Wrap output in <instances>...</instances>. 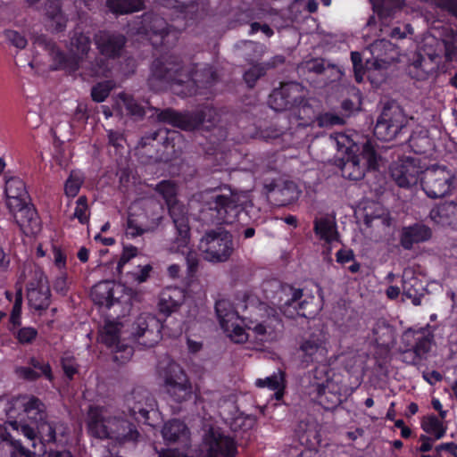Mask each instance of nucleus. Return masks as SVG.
<instances>
[{
    "instance_id": "nucleus-1",
    "label": "nucleus",
    "mask_w": 457,
    "mask_h": 457,
    "mask_svg": "<svg viewBox=\"0 0 457 457\" xmlns=\"http://www.w3.org/2000/svg\"><path fill=\"white\" fill-rule=\"evenodd\" d=\"M217 80L212 66L197 69L195 64H187L181 56L165 53L153 61L147 85L154 92L170 89L184 98L212 87Z\"/></svg>"
},
{
    "instance_id": "nucleus-2",
    "label": "nucleus",
    "mask_w": 457,
    "mask_h": 457,
    "mask_svg": "<svg viewBox=\"0 0 457 457\" xmlns=\"http://www.w3.org/2000/svg\"><path fill=\"white\" fill-rule=\"evenodd\" d=\"M207 205L212 222L215 224L243 223L248 214L246 206L239 204L237 195L227 185L212 190Z\"/></svg>"
},
{
    "instance_id": "nucleus-3",
    "label": "nucleus",
    "mask_w": 457,
    "mask_h": 457,
    "mask_svg": "<svg viewBox=\"0 0 457 457\" xmlns=\"http://www.w3.org/2000/svg\"><path fill=\"white\" fill-rule=\"evenodd\" d=\"M301 95L298 84L284 82L279 87L274 88L269 96L268 104L276 112L292 110L300 120L299 125L309 126L312 118V108L306 103Z\"/></svg>"
},
{
    "instance_id": "nucleus-4",
    "label": "nucleus",
    "mask_w": 457,
    "mask_h": 457,
    "mask_svg": "<svg viewBox=\"0 0 457 457\" xmlns=\"http://www.w3.org/2000/svg\"><path fill=\"white\" fill-rule=\"evenodd\" d=\"M262 287L265 298L285 315L306 317L305 309L310 302L302 299V289L278 280L266 282Z\"/></svg>"
},
{
    "instance_id": "nucleus-5",
    "label": "nucleus",
    "mask_w": 457,
    "mask_h": 457,
    "mask_svg": "<svg viewBox=\"0 0 457 457\" xmlns=\"http://www.w3.org/2000/svg\"><path fill=\"white\" fill-rule=\"evenodd\" d=\"M157 119L162 123L182 130L192 131L203 125L207 129L214 126L217 121V112L213 107L208 105L183 112L172 108H165L157 114Z\"/></svg>"
},
{
    "instance_id": "nucleus-6",
    "label": "nucleus",
    "mask_w": 457,
    "mask_h": 457,
    "mask_svg": "<svg viewBox=\"0 0 457 457\" xmlns=\"http://www.w3.org/2000/svg\"><path fill=\"white\" fill-rule=\"evenodd\" d=\"M142 29L149 37L154 48L169 50L172 48L180 36V30L169 25L166 20L154 12H146L143 16Z\"/></svg>"
},
{
    "instance_id": "nucleus-7",
    "label": "nucleus",
    "mask_w": 457,
    "mask_h": 457,
    "mask_svg": "<svg viewBox=\"0 0 457 457\" xmlns=\"http://www.w3.org/2000/svg\"><path fill=\"white\" fill-rule=\"evenodd\" d=\"M198 248L204 260L213 263L224 262L234 250L232 236L224 229L208 230L201 238Z\"/></svg>"
},
{
    "instance_id": "nucleus-8",
    "label": "nucleus",
    "mask_w": 457,
    "mask_h": 457,
    "mask_svg": "<svg viewBox=\"0 0 457 457\" xmlns=\"http://www.w3.org/2000/svg\"><path fill=\"white\" fill-rule=\"evenodd\" d=\"M10 426L21 433L28 439V444L37 451V455L41 456L46 453V445L54 444L56 441V428L54 422H48L45 420L35 426L25 423L21 420L10 421Z\"/></svg>"
},
{
    "instance_id": "nucleus-9",
    "label": "nucleus",
    "mask_w": 457,
    "mask_h": 457,
    "mask_svg": "<svg viewBox=\"0 0 457 457\" xmlns=\"http://www.w3.org/2000/svg\"><path fill=\"white\" fill-rule=\"evenodd\" d=\"M408 119L399 106H385L374 127V136L380 141H391L407 131Z\"/></svg>"
},
{
    "instance_id": "nucleus-10",
    "label": "nucleus",
    "mask_w": 457,
    "mask_h": 457,
    "mask_svg": "<svg viewBox=\"0 0 457 457\" xmlns=\"http://www.w3.org/2000/svg\"><path fill=\"white\" fill-rule=\"evenodd\" d=\"M372 8L378 15L380 31L392 39H402L406 37L407 34H412V27L410 24H404L402 29L400 26L390 27L389 23L397 12L403 9V4L401 0H370Z\"/></svg>"
},
{
    "instance_id": "nucleus-11",
    "label": "nucleus",
    "mask_w": 457,
    "mask_h": 457,
    "mask_svg": "<svg viewBox=\"0 0 457 457\" xmlns=\"http://www.w3.org/2000/svg\"><path fill=\"white\" fill-rule=\"evenodd\" d=\"M9 422L21 420L35 426L46 418V406L37 397L24 395L12 400L6 409Z\"/></svg>"
},
{
    "instance_id": "nucleus-12",
    "label": "nucleus",
    "mask_w": 457,
    "mask_h": 457,
    "mask_svg": "<svg viewBox=\"0 0 457 457\" xmlns=\"http://www.w3.org/2000/svg\"><path fill=\"white\" fill-rule=\"evenodd\" d=\"M128 413L137 422L153 425V417L158 415L157 402L152 394L143 387L134 388L126 398Z\"/></svg>"
},
{
    "instance_id": "nucleus-13",
    "label": "nucleus",
    "mask_w": 457,
    "mask_h": 457,
    "mask_svg": "<svg viewBox=\"0 0 457 457\" xmlns=\"http://www.w3.org/2000/svg\"><path fill=\"white\" fill-rule=\"evenodd\" d=\"M243 303L244 311L248 313V315H244L242 320L246 328L252 331L255 338L260 341L271 339L272 331H269L270 327L268 324V320L262 321L257 320L260 312L266 311L267 304L253 293H245L243 295Z\"/></svg>"
},
{
    "instance_id": "nucleus-14",
    "label": "nucleus",
    "mask_w": 457,
    "mask_h": 457,
    "mask_svg": "<svg viewBox=\"0 0 457 457\" xmlns=\"http://www.w3.org/2000/svg\"><path fill=\"white\" fill-rule=\"evenodd\" d=\"M455 176L445 167H433L426 169L420 185L429 198H441L447 195L453 188Z\"/></svg>"
},
{
    "instance_id": "nucleus-15",
    "label": "nucleus",
    "mask_w": 457,
    "mask_h": 457,
    "mask_svg": "<svg viewBox=\"0 0 457 457\" xmlns=\"http://www.w3.org/2000/svg\"><path fill=\"white\" fill-rule=\"evenodd\" d=\"M164 391L170 398L178 403L192 398V384L184 370L177 364H170L164 373Z\"/></svg>"
},
{
    "instance_id": "nucleus-16",
    "label": "nucleus",
    "mask_w": 457,
    "mask_h": 457,
    "mask_svg": "<svg viewBox=\"0 0 457 457\" xmlns=\"http://www.w3.org/2000/svg\"><path fill=\"white\" fill-rule=\"evenodd\" d=\"M33 43L36 46L41 47L48 53L52 60V70L73 73L79 69L80 58L61 50L54 39L44 34L37 35L35 37Z\"/></svg>"
},
{
    "instance_id": "nucleus-17",
    "label": "nucleus",
    "mask_w": 457,
    "mask_h": 457,
    "mask_svg": "<svg viewBox=\"0 0 457 457\" xmlns=\"http://www.w3.org/2000/svg\"><path fill=\"white\" fill-rule=\"evenodd\" d=\"M162 322L154 315L141 313L131 325V336L140 345L150 348L162 339Z\"/></svg>"
},
{
    "instance_id": "nucleus-18",
    "label": "nucleus",
    "mask_w": 457,
    "mask_h": 457,
    "mask_svg": "<svg viewBox=\"0 0 457 457\" xmlns=\"http://www.w3.org/2000/svg\"><path fill=\"white\" fill-rule=\"evenodd\" d=\"M328 354L327 342L321 334L312 333L299 342L297 355L303 368L315 362L327 361L329 359Z\"/></svg>"
},
{
    "instance_id": "nucleus-19",
    "label": "nucleus",
    "mask_w": 457,
    "mask_h": 457,
    "mask_svg": "<svg viewBox=\"0 0 457 457\" xmlns=\"http://www.w3.org/2000/svg\"><path fill=\"white\" fill-rule=\"evenodd\" d=\"M418 158L404 157L390 165V175L400 187H411L420 182L425 171Z\"/></svg>"
},
{
    "instance_id": "nucleus-20",
    "label": "nucleus",
    "mask_w": 457,
    "mask_h": 457,
    "mask_svg": "<svg viewBox=\"0 0 457 457\" xmlns=\"http://www.w3.org/2000/svg\"><path fill=\"white\" fill-rule=\"evenodd\" d=\"M440 54L435 50L427 51L425 48L415 52L407 66L408 75L418 81H424L435 76L438 70Z\"/></svg>"
},
{
    "instance_id": "nucleus-21",
    "label": "nucleus",
    "mask_w": 457,
    "mask_h": 457,
    "mask_svg": "<svg viewBox=\"0 0 457 457\" xmlns=\"http://www.w3.org/2000/svg\"><path fill=\"white\" fill-rule=\"evenodd\" d=\"M208 457H236L237 444L220 428H210L204 437Z\"/></svg>"
},
{
    "instance_id": "nucleus-22",
    "label": "nucleus",
    "mask_w": 457,
    "mask_h": 457,
    "mask_svg": "<svg viewBox=\"0 0 457 457\" xmlns=\"http://www.w3.org/2000/svg\"><path fill=\"white\" fill-rule=\"evenodd\" d=\"M166 206L176 228V236L171 243V249L184 252L190 241V228L186 208L179 199Z\"/></svg>"
},
{
    "instance_id": "nucleus-23",
    "label": "nucleus",
    "mask_w": 457,
    "mask_h": 457,
    "mask_svg": "<svg viewBox=\"0 0 457 457\" xmlns=\"http://www.w3.org/2000/svg\"><path fill=\"white\" fill-rule=\"evenodd\" d=\"M27 299L30 308L36 311L46 310L51 303V291L47 277L43 271H35L28 282Z\"/></svg>"
},
{
    "instance_id": "nucleus-24",
    "label": "nucleus",
    "mask_w": 457,
    "mask_h": 457,
    "mask_svg": "<svg viewBox=\"0 0 457 457\" xmlns=\"http://www.w3.org/2000/svg\"><path fill=\"white\" fill-rule=\"evenodd\" d=\"M368 50L371 55V60L367 59V67L370 65L375 70H382L398 61L399 49L387 39L375 40L369 46Z\"/></svg>"
},
{
    "instance_id": "nucleus-25",
    "label": "nucleus",
    "mask_w": 457,
    "mask_h": 457,
    "mask_svg": "<svg viewBox=\"0 0 457 457\" xmlns=\"http://www.w3.org/2000/svg\"><path fill=\"white\" fill-rule=\"evenodd\" d=\"M268 200L276 206H287L296 202L302 193L291 180H275L265 185Z\"/></svg>"
},
{
    "instance_id": "nucleus-26",
    "label": "nucleus",
    "mask_w": 457,
    "mask_h": 457,
    "mask_svg": "<svg viewBox=\"0 0 457 457\" xmlns=\"http://www.w3.org/2000/svg\"><path fill=\"white\" fill-rule=\"evenodd\" d=\"M94 41L101 55L115 60L122 55L127 37L120 32L100 30L95 35Z\"/></svg>"
},
{
    "instance_id": "nucleus-27",
    "label": "nucleus",
    "mask_w": 457,
    "mask_h": 457,
    "mask_svg": "<svg viewBox=\"0 0 457 457\" xmlns=\"http://www.w3.org/2000/svg\"><path fill=\"white\" fill-rule=\"evenodd\" d=\"M434 341V336L427 328L418 330L409 328L402 336V343L406 351H411L415 358L422 359L430 351Z\"/></svg>"
},
{
    "instance_id": "nucleus-28",
    "label": "nucleus",
    "mask_w": 457,
    "mask_h": 457,
    "mask_svg": "<svg viewBox=\"0 0 457 457\" xmlns=\"http://www.w3.org/2000/svg\"><path fill=\"white\" fill-rule=\"evenodd\" d=\"M14 221L25 234H37L41 229V220L33 204L25 201L19 207L9 208Z\"/></svg>"
},
{
    "instance_id": "nucleus-29",
    "label": "nucleus",
    "mask_w": 457,
    "mask_h": 457,
    "mask_svg": "<svg viewBox=\"0 0 457 457\" xmlns=\"http://www.w3.org/2000/svg\"><path fill=\"white\" fill-rule=\"evenodd\" d=\"M121 324L108 320L100 331V341L108 348L117 353H122L125 361L129 360L133 354V348L120 343Z\"/></svg>"
},
{
    "instance_id": "nucleus-30",
    "label": "nucleus",
    "mask_w": 457,
    "mask_h": 457,
    "mask_svg": "<svg viewBox=\"0 0 457 457\" xmlns=\"http://www.w3.org/2000/svg\"><path fill=\"white\" fill-rule=\"evenodd\" d=\"M245 293H252L251 291L245 290L244 292H238L237 298L239 301L235 307L228 300L220 299L215 303V312L220 327L224 330H228L231 326L229 323L243 320V316L239 314V310L244 311L243 307V295Z\"/></svg>"
},
{
    "instance_id": "nucleus-31",
    "label": "nucleus",
    "mask_w": 457,
    "mask_h": 457,
    "mask_svg": "<svg viewBox=\"0 0 457 457\" xmlns=\"http://www.w3.org/2000/svg\"><path fill=\"white\" fill-rule=\"evenodd\" d=\"M342 385L330 382L313 390L314 401L326 411H334L343 402Z\"/></svg>"
},
{
    "instance_id": "nucleus-32",
    "label": "nucleus",
    "mask_w": 457,
    "mask_h": 457,
    "mask_svg": "<svg viewBox=\"0 0 457 457\" xmlns=\"http://www.w3.org/2000/svg\"><path fill=\"white\" fill-rule=\"evenodd\" d=\"M112 417L104 416L100 407H90L87 415L88 434L99 439H111Z\"/></svg>"
},
{
    "instance_id": "nucleus-33",
    "label": "nucleus",
    "mask_w": 457,
    "mask_h": 457,
    "mask_svg": "<svg viewBox=\"0 0 457 457\" xmlns=\"http://www.w3.org/2000/svg\"><path fill=\"white\" fill-rule=\"evenodd\" d=\"M431 237L432 229L428 225L415 222L402 228L399 242L404 250L410 251L415 245L428 242Z\"/></svg>"
},
{
    "instance_id": "nucleus-34",
    "label": "nucleus",
    "mask_w": 457,
    "mask_h": 457,
    "mask_svg": "<svg viewBox=\"0 0 457 457\" xmlns=\"http://www.w3.org/2000/svg\"><path fill=\"white\" fill-rule=\"evenodd\" d=\"M111 435V439L120 444L136 443L140 437V433L137 427L129 420L120 417H112Z\"/></svg>"
},
{
    "instance_id": "nucleus-35",
    "label": "nucleus",
    "mask_w": 457,
    "mask_h": 457,
    "mask_svg": "<svg viewBox=\"0 0 457 457\" xmlns=\"http://www.w3.org/2000/svg\"><path fill=\"white\" fill-rule=\"evenodd\" d=\"M4 193L8 209L19 207L22 203L29 199L25 183L18 177H12L6 179Z\"/></svg>"
},
{
    "instance_id": "nucleus-36",
    "label": "nucleus",
    "mask_w": 457,
    "mask_h": 457,
    "mask_svg": "<svg viewBox=\"0 0 457 457\" xmlns=\"http://www.w3.org/2000/svg\"><path fill=\"white\" fill-rule=\"evenodd\" d=\"M184 300L185 294L183 290L179 287H166L160 295L158 303L159 312L165 316H170L179 310Z\"/></svg>"
},
{
    "instance_id": "nucleus-37",
    "label": "nucleus",
    "mask_w": 457,
    "mask_h": 457,
    "mask_svg": "<svg viewBox=\"0 0 457 457\" xmlns=\"http://www.w3.org/2000/svg\"><path fill=\"white\" fill-rule=\"evenodd\" d=\"M162 436L167 445L179 442L187 445L190 439V431L183 421L172 419L163 425Z\"/></svg>"
},
{
    "instance_id": "nucleus-38",
    "label": "nucleus",
    "mask_w": 457,
    "mask_h": 457,
    "mask_svg": "<svg viewBox=\"0 0 457 457\" xmlns=\"http://www.w3.org/2000/svg\"><path fill=\"white\" fill-rule=\"evenodd\" d=\"M181 139V135L177 131H170L165 128L158 129L154 131L149 132L144 137H142V141L144 144H150V141H156L158 144H161L164 147V151L169 154H177L176 141L179 142Z\"/></svg>"
},
{
    "instance_id": "nucleus-39",
    "label": "nucleus",
    "mask_w": 457,
    "mask_h": 457,
    "mask_svg": "<svg viewBox=\"0 0 457 457\" xmlns=\"http://www.w3.org/2000/svg\"><path fill=\"white\" fill-rule=\"evenodd\" d=\"M115 284L111 280H104L96 284L91 291V298L95 304L110 309L118 298L114 296Z\"/></svg>"
},
{
    "instance_id": "nucleus-40",
    "label": "nucleus",
    "mask_w": 457,
    "mask_h": 457,
    "mask_svg": "<svg viewBox=\"0 0 457 457\" xmlns=\"http://www.w3.org/2000/svg\"><path fill=\"white\" fill-rule=\"evenodd\" d=\"M45 12L48 26L54 32H62L67 26L68 19L62 9V0H47L45 4Z\"/></svg>"
},
{
    "instance_id": "nucleus-41",
    "label": "nucleus",
    "mask_w": 457,
    "mask_h": 457,
    "mask_svg": "<svg viewBox=\"0 0 457 457\" xmlns=\"http://www.w3.org/2000/svg\"><path fill=\"white\" fill-rule=\"evenodd\" d=\"M403 295L411 300L414 305H420L424 296L422 282L414 276L411 270H404L402 281Z\"/></svg>"
},
{
    "instance_id": "nucleus-42",
    "label": "nucleus",
    "mask_w": 457,
    "mask_h": 457,
    "mask_svg": "<svg viewBox=\"0 0 457 457\" xmlns=\"http://www.w3.org/2000/svg\"><path fill=\"white\" fill-rule=\"evenodd\" d=\"M313 231L320 240L328 244L339 237L336 222L328 217L316 218L313 221Z\"/></svg>"
},
{
    "instance_id": "nucleus-43",
    "label": "nucleus",
    "mask_w": 457,
    "mask_h": 457,
    "mask_svg": "<svg viewBox=\"0 0 457 457\" xmlns=\"http://www.w3.org/2000/svg\"><path fill=\"white\" fill-rule=\"evenodd\" d=\"M371 332L372 338L378 346L387 347L395 340V328L385 319H378Z\"/></svg>"
},
{
    "instance_id": "nucleus-44",
    "label": "nucleus",
    "mask_w": 457,
    "mask_h": 457,
    "mask_svg": "<svg viewBox=\"0 0 457 457\" xmlns=\"http://www.w3.org/2000/svg\"><path fill=\"white\" fill-rule=\"evenodd\" d=\"M337 360L335 356H330L327 359V361L315 362V368L312 370V386L316 389L320 385L328 384L330 382H336L333 379L335 375L331 365Z\"/></svg>"
},
{
    "instance_id": "nucleus-45",
    "label": "nucleus",
    "mask_w": 457,
    "mask_h": 457,
    "mask_svg": "<svg viewBox=\"0 0 457 457\" xmlns=\"http://www.w3.org/2000/svg\"><path fill=\"white\" fill-rule=\"evenodd\" d=\"M366 167L361 164L360 156H348L341 167L342 176L349 180L358 181L363 179Z\"/></svg>"
},
{
    "instance_id": "nucleus-46",
    "label": "nucleus",
    "mask_w": 457,
    "mask_h": 457,
    "mask_svg": "<svg viewBox=\"0 0 457 457\" xmlns=\"http://www.w3.org/2000/svg\"><path fill=\"white\" fill-rule=\"evenodd\" d=\"M106 6L116 15L133 13L144 9V0H106Z\"/></svg>"
},
{
    "instance_id": "nucleus-47",
    "label": "nucleus",
    "mask_w": 457,
    "mask_h": 457,
    "mask_svg": "<svg viewBox=\"0 0 457 457\" xmlns=\"http://www.w3.org/2000/svg\"><path fill=\"white\" fill-rule=\"evenodd\" d=\"M456 205L451 203H444L431 209L430 219L436 224L445 226L451 223V217L454 213Z\"/></svg>"
},
{
    "instance_id": "nucleus-48",
    "label": "nucleus",
    "mask_w": 457,
    "mask_h": 457,
    "mask_svg": "<svg viewBox=\"0 0 457 457\" xmlns=\"http://www.w3.org/2000/svg\"><path fill=\"white\" fill-rule=\"evenodd\" d=\"M90 47L91 39L87 35L82 32H75L71 37V49L74 52L72 54L79 56L80 61L87 55Z\"/></svg>"
},
{
    "instance_id": "nucleus-49",
    "label": "nucleus",
    "mask_w": 457,
    "mask_h": 457,
    "mask_svg": "<svg viewBox=\"0 0 457 457\" xmlns=\"http://www.w3.org/2000/svg\"><path fill=\"white\" fill-rule=\"evenodd\" d=\"M154 191L169 204L178 199V185L170 179H163L156 184Z\"/></svg>"
},
{
    "instance_id": "nucleus-50",
    "label": "nucleus",
    "mask_w": 457,
    "mask_h": 457,
    "mask_svg": "<svg viewBox=\"0 0 457 457\" xmlns=\"http://www.w3.org/2000/svg\"><path fill=\"white\" fill-rule=\"evenodd\" d=\"M297 436L300 444L304 445V449H318L320 442V436L314 428L307 427L303 429V425H299Z\"/></svg>"
},
{
    "instance_id": "nucleus-51",
    "label": "nucleus",
    "mask_w": 457,
    "mask_h": 457,
    "mask_svg": "<svg viewBox=\"0 0 457 457\" xmlns=\"http://www.w3.org/2000/svg\"><path fill=\"white\" fill-rule=\"evenodd\" d=\"M421 428L426 433L434 436L436 439L442 438L446 432V428L436 415L425 417L421 421Z\"/></svg>"
},
{
    "instance_id": "nucleus-52",
    "label": "nucleus",
    "mask_w": 457,
    "mask_h": 457,
    "mask_svg": "<svg viewBox=\"0 0 457 457\" xmlns=\"http://www.w3.org/2000/svg\"><path fill=\"white\" fill-rule=\"evenodd\" d=\"M84 176L79 171L71 170L64 183V195L68 198H74L79 193L84 183Z\"/></svg>"
},
{
    "instance_id": "nucleus-53",
    "label": "nucleus",
    "mask_w": 457,
    "mask_h": 457,
    "mask_svg": "<svg viewBox=\"0 0 457 457\" xmlns=\"http://www.w3.org/2000/svg\"><path fill=\"white\" fill-rule=\"evenodd\" d=\"M360 162L362 160L363 163L368 170H378V155L375 147L370 140H367L361 146Z\"/></svg>"
},
{
    "instance_id": "nucleus-54",
    "label": "nucleus",
    "mask_w": 457,
    "mask_h": 457,
    "mask_svg": "<svg viewBox=\"0 0 457 457\" xmlns=\"http://www.w3.org/2000/svg\"><path fill=\"white\" fill-rule=\"evenodd\" d=\"M9 332L21 345H28L33 344L38 336L37 329L31 326L19 327L17 328H13L12 331Z\"/></svg>"
},
{
    "instance_id": "nucleus-55",
    "label": "nucleus",
    "mask_w": 457,
    "mask_h": 457,
    "mask_svg": "<svg viewBox=\"0 0 457 457\" xmlns=\"http://www.w3.org/2000/svg\"><path fill=\"white\" fill-rule=\"evenodd\" d=\"M21 307H22V292L19 289L15 295V301L9 318L7 329L12 331L21 326Z\"/></svg>"
},
{
    "instance_id": "nucleus-56",
    "label": "nucleus",
    "mask_w": 457,
    "mask_h": 457,
    "mask_svg": "<svg viewBox=\"0 0 457 457\" xmlns=\"http://www.w3.org/2000/svg\"><path fill=\"white\" fill-rule=\"evenodd\" d=\"M114 87L112 80H104L97 82L91 88V98L96 103L104 102L111 94Z\"/></svg>"
},
{
    "instance_id": "nucleus-57",
    "label": "nucleus",
    "mask_w": 457,
    "mask_h": 457,
    "mask_svg": "<svg viewBox=\"0 0 457 457\" xmlns=\"http://www.w3.org/2000/svg\"><path fill=\"white\" fill-rule=\"evenodd\" d=\"M119 97L122 101L125 109L129 115L137 117L145 116V109L137 103V101L132 96H129L126 93H120L119 95Z\"/></svg>"
},
{
    "instance_id": "nucleus-58",
    "label": "nucleus",
    "mask_w": 457,
    "mask_h": 457,
    "mask_svg": "<svg viewBox=\"0 0 457 457\" xmlns=\"http://www.w3.org/2000/svg\"><path fill=\"white\" fill-rule=\"evenodd\" d=\"M283 383H286L285 372L279 370L278 372H274L264 379L258 378L255 385L260 388L268 387L269 389L273 390L278 388Z\"/></svg>"
},
{
    "instance_id": "nucleus-59",
    "label": "nucleus",
    "mask_w": 457,
    "mask_h": 457,
    "mask_svg": "<svg viewBox=\"0 0 457 457\" xmlns=\"http://www.w3.org/2000/svg\"><path fill=\"white\" fill-rule=\"evenodd\" d=\"M76 204L73 217L78 219L79 222L82 225L88 224L90 215L88 212L87 197L80 195L76 201Z\"/></svg>"
},
{
    "instance_id": "nucleus-60",
    "label": "nucleus",
    "mask_w": 457,
    "mask_h": 457,
    "mask_svg": "<svg viewBox=\"0 0 457 457\" xmlns=\"http://www.w3.org/2000/svg\"><path fill=\"white\" fill-rule=\"evenodd\" d=\"M172 252L181 253L183 254L186 253V262L187 266V275L191 278L195 277V273L198 270L199 267V257L196 252L191 251L188 249V244L187 245V248L182 251H177L176 249H171Z\"/></svg>"
},
{
    "instance_id": "nucleus-61",
    "label": "nucleus",
    "mask_w": 457,
    "mask_h": 457,
    "mask_svg": "<svg viewBox=\"0 0 457 457\" xmlns=\"http://www.w3.org/2000/svg\"><path fill=\"white\" fill-rule=\"evenodd\" d=\"M109 60L111 58H106L104 56L96 57L94 62L91 63V75L92 76H107L110 72V63Z\"/></svg>"
},
{
    "instance_id": "nucleus-62",
    "label": "nucleus",
    "mask_w": 457,
    "mask_h": 457,
    "mask_svg": "<svg viewBox=\"0 0 457 457\" xmlns=\"http://www.w3.org/2000/svg\"><path fill=\"white\" fill-rule=\"evenodd\" d=\"M407 142L411 150L417 154H425L427 152V145L429 143L428 137L415 135L409 136Z\"/></svg>"
},
{
    "instance_id": "nucleus-63",
    "label": "nucleus",
    "mask_w": 457,
    "mask_h": 457,
    "mask_svg": "<svg viewBox=\"0 0 457 457\" xmlns=\"http://www.w3.org/2000/svg\"><path fill=\"white\" fill-rule=\"evenodd\" d=\"M61 366L65 377L70 380H73L74 376L79 373V364L73 356L62 357L61 359Z\"/></svg>"
},
{
    "instance_id": "nucleus-64",
    "label": "nucleus",
    "mask_w": 457,
    "mask_h": 457,
    "mask_svg": "<svg viewBox=\"0 0 457 457\" xmlns=\"http://www.w3.org/2000/svg\"><path fill=\"white\" fill-rule=\"evenodd\" d=\"M4 37L11 45L19 49H24L28 44L26 37L16 30L5 29Z\"/></svg>"
}]
</instances>
